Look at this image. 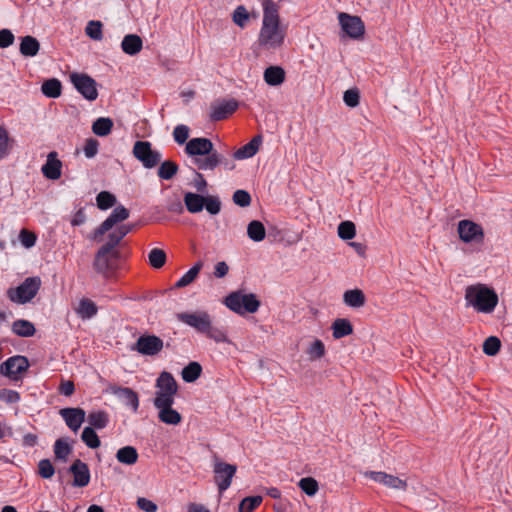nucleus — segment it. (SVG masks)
I'll return each mask as SVG.
<instances>
[{
  "instance_id": "f257e3e1",
  "label": "nucleus",
  "mask_w": 512,
  "mask_h": 512,
  "mask_svg": "<svg viewBox=\"0 0 512 512\" xmlns=\"http://www.w3.org/2000/svg\"><path fill=\"white\" fill-rule=\"evenodd\" d=\"M287 37V26L282 23L279 8L271 0L263 2L262 24L257 44L265 51H276L284 46Z\"/></svg>"
},
{
  "instance_id": "f03ea898",
  "label": "nucleus",
  "mask_w": 512,
  "mask_h": 512,
  "mask_svg": "<svg viewBox=\"0 0 512 512\" xmlns=\"http://www.w3.org/2000/svg\"><path fill=\"white\" fill-rule=\"evenodd\" d=\"M185 152L194 157L193 163L200 170H214L223 162V156L214 151L210 139L197 137L190 139L185 146Z\"/></svg>"
},
{
  "instance_id": "7ed1b4c3",
  "label": "nucleus",
  "mask_w": 512,
  "mask_h": 512,
  "mask_svg": "<svg viewBox=\"0 0 512 512\" xmlns=\"http://www.w3.org/2000/svg\"><path fill=\"white\" fill-rule=\"evenodd\" d=\"M464 298L467 307H471L476 312L484 314L492 313L499 301L495 290L483 283L467 286Z\"/></svg>"
},
{
  "instance_id": "20e7f679",
  "label": "nucleus",
  "mask_w": 512,
  "mask_h": 512,
  "mask_svg": "<svg viewBox=\"0 0 512 512\" xmlns=\"http://www.w3.org/2000/svg\"><path fill=\"white\" fill-rule=\"evenodd\" d=\"M178 392V384L169 372L163 371L159 374L155 383V397L153 404H174Z\"/></svg>"
},
{
  "instance_id": "39448f33",
  "label": "nucleus",
  "mask_w": 512,
  "mask_h": 512,
  "mask_svg": "<svg viewBox=\"0 0 512 512\" xmlns=\"http://www.w3.org/2000/svg\"><path fill=\"white\" fill-rule=\"evenodd\" d=\"M225 305L233 312L244 315L255 313L260 307V301L252 293L246 294L241 291L230 293L225 298Z\"/></svg>"
},
{
  "instance_id": "423d86ee",
  "label": "nucleus",
  "mask_w": 512,
  "mask_h": 512,
  "mask_svg": "<svg viewBox=\"0 0 512 512\" xmlns=\"http://www.w3.org/2000/svg\"><path fill=\"white\" fill-rule=\"evenodd\" d=\"M40 286L41 280L39 277H29L18 287L8 289L7 296L12 302L25 304L36 296Z\"/></svg>"
},
{
  "instance_id": "0eeeda50",
  "label": "nucleus",
  "mask_w": 512,
  "mask_h": 512,
  "mask_svg": "<svg viewBox=\"0 0 512 512\" xmlns=\"http://www.w3.org/2000/svg\"><path fill=\"white\" fill-rule=\"evenodd\" d=\"M459 239L466 244L481 245L484 242L485 233L483 227L471 220H460L457 224Z\"/></svg>"
},
{
  "instance_id": "6e6552de",
  "label": "nucleus",
  "mask_w": 512,
  "mask_h": 512,
  "mask_svg": "<svg viewBox=\"0 0 512 512\" xmlns=\"http://www.w3.org/2000/svg\"><path fill=\"white\" fill-rule=\"evenodd\" d=\"M236 471V465L228 464L218 458H215L213 462L214 481L220 493L230 487Z\"/></svg>"
},
{
  "instance_id": "1a4fd4ad",
  "label": "nucleus",
  "mask_w": 512,
  "mask_h": 512,
  "mask_svg": "<svg viewBox=\"0 0 512 512\" xmlns=\"http://www.w3.org/2000/svg\"><path fill=\"white\" fill-rule=\"evenodd\" d=\"M133 155L147 169L157 166L162 158L159 151L153 150L151 143L147 141H137L133 147Z\"/></svg>"
},
{
  "instance_id": "9d476101",
  "label": "nucleus",
  "mask_w": 512,
  "mask_h": 512,
  "mask_svg": "<svg viewBox=\"0 0 512 512\" xmlns=\"http://www.w3.org/2000/svg\"><path fill=\"white\" fill-rule=\"evenodd\" d=\"M339 24L343 32L352 39H362L365 34V25L359 16L345 12L338 14Z\"/></svg>"
},
{
  "instance_id": "9b49d317",
  "label": "nucleus",
  "mask_w": 512,
  "mask_h": 512,
  "mask_svg": "<svg viewBox=\"0 0 512 512\" xmlns=\"http://www.w3.org/2000/svg\"><path fill=\"white\" fill-rule=\"evenodd\" d=\"M70 80L76 90L87 100L94 101L98 97L97 83L87 74L72 73Z\"/></svg>"
},
{
  "instance_id": "f8f14e48",
  "label": "nucleus",
  "mask_w": 512,
  "mask_h": 512,
  "mask_svg": "<svg viewBox=\"0 0 512 512\" xmlns=\"http://www.w3.org/2000/svg\"><path fill=\"white\" fill-rule=\"evenodd\" d=\"M365 476L390 490L405 492L408 487L406 479H402L396 475L388 474L386 472L368 471L365 472Z\"/></svg>"
},
{
  "instance_id": "ddd939ff",
  "label": "nucleus",
  "mask_w": 512,
  "mask_h": 512,
  "mask_svg": "<svg viewBox=\"0 0 512 512\" xmlns=\"http://www.w3.org/2000/svg\"><path fill=\"white\" fill-rule=\"evenodd\" d=\"M177 319L203 334L209 329V324L212 321L210 314L203 310L179 313Z\"/></svg>"
},
{
  "instance_id": "4468645a",
  "label": "nucleus",
  "mask_w": 512,
  "mask_h": 512,
  "mask_svg": "<svg viewBox=\"0 0 512 512\" xmlns=\"http://www.w3.org/2000/svg\"><path fill=\"white\" fill-rule=\"evenodd\" d=\"M28 367V359L24 356L17 355L3 362L0 366V372L12 380H18Z\"/></svg>"
},
{
  "instance_id": "2eb2a0df",
  "label": "nucleus",
  "mask_w": 512,
  "mask_h": 512,
  "mask_svg": "<svg viewBox=\"0 0 512 512\" xmlns=\"http://www.w3.org/2000/svg\"><path fill=\"white\" fill-rule=\"evenodd\" d=\"M163 346V340L158 336L142 335L132 349L145 356H155L163 349Z\"/></svg>"
},
{
  "instance_id": "dca6fc26",
  "label": "nucleus",
  "mask_w": 512,
  "mask_h": 512,
  "mask_svg": "<svg viewBox=\"0 0 512 512\" xmlns=\"http://www.w3.org/2000/svg\"><path fill=\"white\" fill-rule=\"evenodd\" d=\"M129 217V210L124 206H117L109 217L93 232L91 239L98 240L102 235L111 230L117 223L125 221Z\"/></svg>"
},
{
  "instance_id": "f3484780",
  "label": "nucleus",
  "mask_w": 512,
  "mask_h": 512,
  "mask_svg": "<svg viewBox=\"0 0 512 512\" xmlns=\"http://www.w3.org/2000/svg\"><path fill=\"white\" fill-rule=\"evenodd\" d=\"M238 108V103L234 99L216 101L211 105L210 118L213 121L226 119Z\"/></svg>"
},
{
  "instance_id": "a211bd4d",
  "label": "nucleus",
  "mask_w": 512,
  "mask_h": 512,
  "mask_svg": "<svg viewBox=\"0 0 512 512\" xmlns=\"http://www.w3.org/2000/svg\"><path fill=\"white\" fill-rule=\"evenodd\" d=\"M69 472L73 475V486L85 487L90 482V470L86 463L80 459H76L69 468Z\"/></svg>"
},
{
  "instance_id": "6ab92c4d",
  "label": "nucleus",
  "mask_w": 512,
  "mask_h": 512,
  "mask_svg": "<svg viewBox=\"0 0 512 512\" xmlns=\"http://www.w3.org/2000/svg\"><path fill=\"white\" fill-rule=\"evenodd\" d=\"M59 414L73 432H77L85 421V411L81 408H63Z\"/></svg>"
},
{
  "instance_id": "aec40b11",
  "label": "nucleus",
  "mask_w": 512,
  "mask_h": 512,
  "mask_svg": "<svg viewBox=\"0 0 512 512\" xmlns=\"http://www.w3.org/2000/svg\"><path fill=\"white\" fill-rule=\"evenodd\" d=\"M111 394L117 396L121 399L126 405L131 406L134 411L138 410L139 407V398L136 392H134L131 388L127 387H119L116 385H109L107 388Z\"/></svg>"
},
{
  "instance_id": "412c9836",
  "label": "nucleus",
  "mask_w": 512,
  "mask_h": 512,
  "mask_svg": "<svg viewBox=\"0 0 512 512\" xmlns=\"http://www.w3.org/2000/svg\"><path fill=\"white\" fill-rule=\"evenodd\" d=\"M62 162L58 159L55 151L47 155L46 163L42 166L41 171L49 180H58L61 177Z\"/></svg>"
},
{
  "instance_id": "4be33fe9",
  "label": "nucleus",
  "mask_w": 512,
  "mask_h": 512,
  "mask_svg": "<svg viewBox=\"0 0 512 512\" xmlns=\"http://www.w3.org/2000/svg\"><path fill=\"white\" fill-rule=\"evenodd\" d=\"M173 404H161L154 407L158 410V419L167 425H178L182 421L181 414L173 409Z\"/></svg>"
},
{
  "instance_id": "5701e85b",
  "label": "nucleus",
  "mask_w": 512,
  "mask_h": 512,
  "mask_svg": "<svg viewBox=\"0 0 512 512\" xmlns=\"http://www.w3.org/2000/svg\"><path fill=\"white\" fill-rule=\"evenodd\" d=\"M261 143V136H255L249 143L234 152V158L237 160H243L253 157L259 151Z\"/></svg>"
},
{
  "instance_id": "b1692460",
  "label": "nucleus",
  "mask_w": 512,
  "mask_h": 512,
  "mask_svg": "<svg viewBox=\"0 0 512 512\" xmlns=\"http://www.w3.org/2000/svg\"><path fill=\"white\" fill-rule=\"evenodd\" d=\"M121 48L127 55H137L143 48V41L139 35L128 34L121 42Z\"/></svg>"
},
{
  "instance_id": "393cba45",
  "label": "nucleus",
  "mask_w": 512,
  "mask_h": 512,
  "mask_svg": "<svg viewBox=\"0 0 512 512\" xmlns=\"http://www.w3.org/2000/svg\"><path fill=\"white\" fill-rule=\"evenodd\" d=\"M343 302L351 308L363 307L366 303V296L361 289L355 288L346 290L343 294Z\"/></svg>"
},
{
  "instance_id": "a878e982",
  "label": "nucleus",
  "mask_w": 512,
  "mask_h": 512,
  "mask_svg": "<svg viewBox=\"0 0 512 512\" xmlns=\"http://www.w3.org/2000/svg\"><path fill=\"white\" fill-rule=\"evenodd\" d=\"M263 77L268 85L278 86L285 80V71L280 66H270L265 69Z\"/></svg>"
},
{
  "instance_id": "bb28decb",
  "label": "nucleus",
  "mask_w": 512,
  "mask_h": 512,
  "mask_svg": "<svg viewBox=\"0 0 512 512\" xmlns=\"http://www.w3.org/2000/svg\"><path fill=\"white\" fill-rule=\"evenodd\" d=\"M332 335L335 339H340L353 333V326L348 319L337 318L331 325Z\"/></svg>"
},
{
  "instance_id": "cd10ccee",
  "label": "nucleus",
  "mask_w": 512,
  "mask_h": 512,
  "mask_svg": "<svg viewBox=\"0 0 512 512\" xmlns=\"http://www.w3.org/2000/svg\"><path fill=\"white\" fill-rule=\"evenodd\" d=\"M40 49L39 41L33 36H25L21 39L20 53L25 57H34Z\"/></svg>"
},
{
  "instance_id": "c85d7f7f",
  "label": "nucleus",
  "mask_w": 512,
  "mask_h": 512,
  "mask_svg": "<svg viewBox=\"0 0 512 512\" xmlns=\"http://www.w3.org/2000/svg\"><path fill=\"white\" fill-rule=\"evenodd\" d=\"M206 198L196 193L187 192L184 195V204L190 213H199L204 208Z\"/></svg>"
},
{
  "instance_id": "c756f323",
  "label": "nucleus",
  "mask_w": 512,
  "mask_h": 512,
  "mask_svg": "<svg viewBox=\"0 0 512 512\" xmlns=\"http://www.w3.org/2000/svg\"><path fill=\"white\" fill-rule=\"evenodd\" d=\"M138 458V452L133 446L122 447L116 453L117 461L125 465H134L138 461Z\"/></svg>"
},
{
  "instance_id": "7c9ffc66",
  "label": "nucleus",
  "mask_w": 512,
  "mask_h": 512,
  "mask_svg": "<svg viewBox=\"0 0 512 512\" xmlns=\"http://www.w3.org/2000/svg\"><path fill=\"white\" fill-rule=\"evenodd\" d=\"M75 311L81 319L85 320L95 316L98 312V308L92 300L83 298L79 301L78 307Z\"/></svg>"
},
{
  "instance_id": "2f4dec72",
  "label": "nucleus",
  "mask_w": 512,
  "mask_h": 512,
  "mask_svg": "<svg viewBox=\"0 0 512 512\" xmlns=\"http://www.w3.org/2000/svg\"><path fill=\"white\" fill-rule=\"evenodd\" d=\"M111 254L112 251L103 246L98 250L94 262V266L97 271L104 273L110 269Z\"/></svg>"
},
{
  "instance_id": "473e14b6",
  "label": "nucleus",
  "mask_w": 512,
  "mask_h": 512,
  "mask_svg": "<svg viewBox=\"0 0 512 512\" xmlns=\"http://www.w3.org/2000/svg\"><path fill=\"white\" fill-rule=\"evenodd\" d=\"M202 373V367L198 362H190L182 369L181 376L186 383L195 382Z\"/></svg>"
},
{
  "instance_id": "72a5a7b5",
  "label": "nucleus",
  "mask_w": 512,
  "mask_h": 512,
  "mask_svg": "<svg viewBox=\"0 0 512 512\" xmlns=\"http://www.w3.org/2000/svg\"><path fill=\"white\" fill-rule=\"evenodd\" d=\"M87 421L92 428L103 429L109 423V415L103 410L92 411L89 413Z\"/></svg>"
},
{
  "instance_id": "f704fd0d",
  "label": "nucleus",
  "mask_w": 512,
  "mask_h": 512,
  "mask_svg": "<svg viewBox=\"0 0 512 512\" xmlns=\"http://www.w3.org/2000/svg\"><path fill=\"white\" fill-rule=\"evenodd\" d=\"M247 235L254 242H260L265 239L266 230L262 222L258 220L251 221L247 226Z\"/></svg>"
},
{
  "instance_id": "c9c22d12",
  "label": "nucleus",
  "mask_w": 512,
  "mask_h": 512,
  "mask_svg": "<svg viewBox=\"0 0 512 512\" xmlns=\"http://www.w3.org/2000/svg\"><path fill=\"white\" fill-rule=\"evenodd\" d=\"M61 90V82L56 78L46 80L41 86L42 93L49 98H58L61 95Z\"/></svg>"
},
{
  "instance_id": "e433bc0d",
  "label": "nucleus",
  "mask_w": 512,
  "mask_h": 512,
  "mask_svg": "<svg viewBox=\"0 0 512 512\" xmlns=\"http://www.w3.org/2000/svg\"><path fill=\"white\" fill-rule=\"evenodd\" d=\"M203 267L202 261H198L194 266L188 270L176 283V288H183L191 284L198 276L200 270Z\"/></svg>"
},
{
  "instance_id": "4c0bfd02",
  "label": "nucleus",
  "mask_w": 512,
  "mask_h": 512,
  "mask_svg": "<svg viewBox=\"0 0 512 512\" xmlns=\"http://www.w3.org/2000/svg\"><path fill=\"white\" fill-rule=\"evenodd\" d=\"M12 331L21 337H30L35 334L34 325L28 320H17L12 324Z\"/></svg>"
},
{
  "instance_id": "58836bf2",
  "label": "nucleus",
  "mask_w": 512,
  "mask_h": 512,
  "mask_svg": "<svg viewBox=\"0 0 512 512\" xmlns=\"http://www.w3.org/2000/svg\"><path fill=\"white\" fill-rule=\"evenodd\" d=\"M113 127V121L110 118L100 117L92 125V131L95 135L104 137L110 134Z\"/></svg>"
},
{
  "instance_id": "ea45409f",
  "label": "nucleus",
  "mask_w": 512,
  "mask_h": 512,
  "mask_svg": "<svg viewBox=\"0 0 512 512\" xmlns=\"http://www.w3.org/2000/svg\"><path fill=\"white\" fill-rule=\"evenodd\" d=\"M72 452V447L68 443L66 439L60 438L55 441L54 444V454L56 460H61L66 462L69 455Z\"/></svg>"
},
{
  "instance_id": "a19ab883",
  "label": "nucleus",
  "mask_w": 512,
  "mask_h": 512,
  "mask_svg": "<svg viewBox=\"0 0 512 512\" xmlns=\"http://www.w3.org/2000/svg\"><path fill=\"white\" fill-rule=\"evenodd\" d=\"M178 169L175 162L167 160L160 164L157 175L162 180H170L177 174Z\"/></svg>"
},
{
  "instance_id": "79ce46f5",
  "label": "nucleus",
  "mask_w": 512,
  "mask_h": 512,
  "mask_svg": "<svg viewBox=\"0 0 512 512\" xmlns=\"http://www.w3.org/2000/svg\"><path fill=\"white\" fill-rule=\"evenodd\" d=\"M129 232V228L127 226H120L115 231L111 232L108 236V241L106 244L103 245V247L113 250L114 247H116L120 241L126 236V234Z\"/></svg>"
},
{
  "instance_id": "37998d69",
  "label": "nucleus",
  "mask_w": 512,
  "mask_h": 512,
  "mask_svg": "<svg viewBox=\"0 0 512 512\" xmlns=\"http://www.w3.org/2000/svg\"><path fill=\"white\" fill-rule=\"evenodd\" d=\"M298 486L309 497L315 496L319 490V484L313 477L301 478Z\"/></svg>"
},
{
  "instance_id": "c03bdc74",
  "label": "nucleus",
  "mask_w": 512,
  "mask_h": 512,
  "mask_svg": "<svg viewBox=\"0 0 512 512\" xmlns=\"http://www.w3.org/2000/svg\"><path fill=\"white\" fill-rule=\"evenodd\" d=\"M306 353L310 360H319L325 353V345L320 339H315L307 348Z\"/></svg>"
},
{
  "instance_id": "a18cd8bd",
  "label": "nucleus",
  "mask_w": 512,
  "mask_h": 512,
  "mask_svg": "<svg viewBox=\"0 0 512 512\" xmlns=\"http://www.w3.org/2000/svg\"><path fill=\"white\" fill-rule=\"evenodd\" d=\"M337 233L342 240H351L356 236V226L352 221H343L338 225Z\"/></svg>"
},
{
  "instance_id": "49530a36",
  "label": "nucleus",
  "mask_w": 512,
  "mask_h": 512,
  "mask_svg": "<svg viewBox=\"0 0 512 512\" xmlns=\"http://www.w3.org/2000/svg\"><path fill=\"white\" fill-rule=\"evenodd\" d=\"M148 261L149 264L155 269L163 267L166 262L165 251L159 248L152 249L148 254Z\"/></svg>"
},
{
  "instance_id": "de8ad7c7",
  "label": "nucleus",
  "mask_w": 512,
  "mask_h": 512,
  "mask_svg": "<svg viewBox=\"0 0 512 512\" xmlns=\"http://www.w3.org/2000/svg\"><path fill=\"white\" fill-rule=\"evenodd\" d=\"M82 441L92 449L98 448L101 444L98 435L92 427H85L81 435Z\"/></svg>"
},
{
  "instance_id": "09e8293b",
  "label": "nucleus",
  "mask_w": 512,
  "mask_h": 512,
  "mask_svg": "<svg viewBox=\"0 0 512 512\" xmlns=\"http://www.w3.org/2000/svg\"><path fill=\"white\" fill-rule=\"evenodd\" d=\"M96 203L100 210H107L116 204V197L108 191H102L97 195Z\"/></svg>"
},
{
  "instance_id": "8fccbe9b",
  "label": "nucleus",
  "mask_w": 512,
  "mask_h": 512,
  "mask_svg": "<svg viewBox=\"0 0 512 512\" xmlns=\"http://www.w3.org/2000/svg\"><path fill=\"white\" fill-rule=\"evenodd\" d=\"M249 18L250 15L243 5L237 6L232 14L233 22L241 28H244L247 25Z\"/></svg>"
},
{
  "instance_id": "3c124183",
  "label": "nucleus",
  "mask_w": 512,
  "mask_h": 512,
  "mask_svg": "<svg viewBox=\"0 0 512 512\" xmlns=\"http://www.w3.org/2000/svg\"><path fill=\"white\" fill-rule=\"evenodd\" d=\"M204 334L217 343H221V342L229 343V339L227 337L226 332L219 327H214L212 322L209 324V329L206 330Z\"/></svg>"
},
{
  "instance_id": "603ef678",
  "label": "nucleus",
  "mask_w": 512,
  "mask_h": 512,
  "mask_svg": "<svg viewBox=\"0 0 512 512\" xmlns=\"http://www.w3.org/2000/svg\"><path fill=\"white\" fill-rule=\"evenodd\" d=\"M501 347V342L498 337L490 336L483 343V352L488 356L496 355Z\"/></svg>"
},
{
  "instance_id": "864d4df0",
  "label": "nucleus",
  "mask_w": 512,
  "mask_h": 512,
  "mask_svg": "<svg viewBox=\"0 0 512 512\" xmlns=\"http://www.w3.org/2000/svg\"><path fill=\"white\" fill-rule=\"evenodd\" d=\"M85 33L93 40H102V23L100 21H89L85 28Z\"/></svg>"
},
{
  "instance_id": "5fc2aeb1",
  "label": "nucleus",
  "mask_w": 512,
  "mask_h": 512,
  "mask_svg": "<svg viewBox=\"0 0 512 512\" xmlns=\"http://www.w3.org/2000/svg\"><path fill=\"white\" fill-rule=\"evenodd\" d=\"M261 496H251L244 498L239 504V512H252L262 503Z\"/></svg>"
},
{
  "instance_id": "6e6d98bb",
  "label": "nucleus",
  "mask_w": 512,
  "mask_h": 512,
  "mask_svg": "<svg viewBox=\"0 0 512 512\" xmlns=\"http://www.w3.org/2000/svg\"><path fill=\"white\" fill-rule=\"evenodd\" d=\"M38 473L44 479H50L54 475L55 469L49 459H42L39 461Z\"/></svg>"
},
{
  "instance_id": "4d7b16f0",
  "label": "nucleus",
  "mask_w": 512,
  "mask_h": 512,
  "mask_svg": "<svg viewBox=\"0 0 512 512\" xmlns=\"http://www.w3.org/2000/svg\"><path fill=\"white\" fill-rule=\"evenodd\" d=\"M19 240L25 248L29 249L35 245L37 236L34 232L22 229L19 233Z\"/></svg>"
},
{
  "instance_id": "13d9d810",
  "label": "nucleus",
  "mask_w": 512,
  "mask_h": 512,
  "mask_svg": "<svg viewBox=\"0 0 512 512\" xmlns=\"http://www.w3.org/2000/svg\"><path fill=\"white\" fill-rule=\"evenodd\" d=\"M344 103L351 108H354L359 105L360 94L357 89H349L344 92L343 95Z\"/></svg>"
},
{
  "instance_id": "bf43d9fd",
  "label": "nucleus",
  "mask_w": 512,
  "mask_h": 512,
  "mask_svg": "<svg viewBox=\"0 0 512 512\" xmlns=\"http://www.w3.org/2000/svg\"><path fill=\"white\" fill-rule=\"evenodd\" d=\"M10 151L9 135L5 128L0 127V160L6 157Z\"/></svg>"
},
{
  "instance_id": "052dcab7",
  "label": "nucleus",
  "mask_w": 512,
  "mask_h": 512,
  "mask_svg": "<svg viewBox=\"0 0 512 512\" xmlns=\"http://www.w3.org/2000/svg\"><path fill=\"white\" fill-rule=\"evenodd\" d=\"M173 137H174V140L178 143V144H184V143H187L188 141V137H189V128L188 126L186 125H178L174 128V131H173Z\"/></svg>"
},
{
  "instance_id": "680f3d73",
  "label": "nucleus",
  "mask_w": 512,
  "mask_h": 512,
  "mask_svg": "<svg viewBox=\"0 0 512 512\" xmlns=\"http://www.w3.org/2000/svg\"><path fill=\"white\" fill-rule=\"evenodd\" d=\"M233 201L240 207H247L251 203V196L247 191L240 189L234 192Z\"/></svg>"
},
{
  "instance_id": "e2e57ef3",
  "label": "nucleus",
  "mask_w": 512,
  "mask_h": 512,
  "mask_svg": "<svg viewBox=\"0 0 512 512\" xmlns=\"http://www.w3.org/2000/svg\"><path fill=\"white\" fill-rule=\"evenodd\" d=\"M205 198L204 207L206 210L212 215L218 214L221 210L220 200L215 196H207Z\"/></svg>"
},
{
  "instance_id": "0e129e2a",
  "label": "nucleus",
  "mask_w": 512,
  "mask_h": 512,
  "mask_svg": "<svg viewBox=\"0 0 512 512\" xmlns=\"http://www.w3.org/2000/svg\"><path fill=\"white\" fill-rule=\"evenodd\" d=\"M99 142L96 139L86 140L83 151L87 158H93L98 152Z\"/></svg>"
},
{
  "instance_id": "69168bd1",
  "label": "nucleus",
  "mask_w": 512,
  "mask_h": 512,
  "mask_svg": "<svg viewBox=\"0 0 512 512\" xmlns=\"http://www.w3.org/2000/svg\"><path fill=\"white\" fill-rule=\"evenodd\" d=\"M0 400L6 403H16L20 400V395L15 390L2 389L0 390Z\"/></svg>"
},
{
  "instance_id": "338daca9",
  "label": "nucleus",
  "mask_w": 512,
  "mask_h": 512,
  "mask_svg": "<svg viewBox=\"0 0 512 512\" xmlns=\"http://www.w3.org/2000/svg\"><path fill=\"white\" fill-rule=\"evenodd\" d=\"M14 35L9 29L0 30V48H7L14 42Z\"/></svg>"
},
{
  "instance_id": "774afa93",
  "label": "nucleus",
  "mask_w": 512,
  "mask_h": 512,
  "mask_svg": "<svg viewBox=\"0 0 512 512\" xmlns=\"http://www.w3.org/2000/svg\"><path fill=\"white\" fill-rule=\"evenodd\" d=\"M137 506L139 509H141L144 512H156L157 511V505L144 497H140L137 499Z\"/></svg>"
}]
</instances>
